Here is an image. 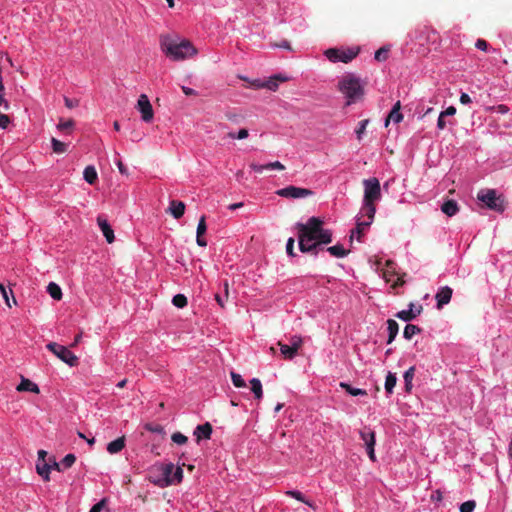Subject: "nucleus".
<instances>
[{
  "instance_id": "15",
  "label": "nucleus",
  "mask_w": 512,
  "mask_h": 512,
  "mask_svg": "<svg viewBox=\"0 0 512 512\" xmlns=\"http://www.w3.org/2000/svg\"><path fill=\"white\" fill-rule=\"evenodd\" d=\"M206 231H207L206 217H205V215H203L199 219V223H198L197 231H196V242L201 247L207 246V241L203 238V235L206 233Z\"/></svg>"
},
{
  "instance_id": "58",
  "label": "nucleus",
  "mask_w": 512,
  "mask_h": 512,
  "mask_svg": "<svg viewBox=\"0 0 512 512\" xmlns=\"http://www.w3.org/2000/svg\"><path fill=\"white\" fill-rule=\"evenodd\" d=\"M250 168H251L252 170H254L255 172H258V173H261V172H263L264 170H266L265 165H259V164H256V163H254V162L250 164Z\"/></svg>"
},
{
  "instance_id": "39",
  "label": "nucleus",
  "mask_w": 512,
  "mask_h": 512,
  "mask_svg": "<svg viewBox=\"0 0 512 512\" xmlns=\"http://www.w3.org/2000/svg\"><path fill=\"white\" fill-rule=\"evenodd\" d=\"M172 303L177 308H184L187 305V298L183 294H177L173 297Z\"/></svg>"
},
{
  "instance_id": "49",
  "label": "nucleus",
  "mask_w": 512,
  "mask_h": 512,
  "mask_svg": "<svg viewBox=\"0 0 512 512\" xmlns=\"http://www.w3.org/2000/svg\"><path fill=\"white\" fill-rule=\"evenodd\" d=\"M388 57V49L382 47L375 52V59L379 62L385 61Z\"/></svg>"
},
{
  "instance_id": "60",
  "label": "nucleus",
  "mask_w": 512,
  "mask_h": 512,
  "mask_svg": "<svg viewBox=\"0 0 512 512\" xmlns=\"http://www.w3.org/2000/svg\"><path fill=\"white\" fill-rule=\"evenodd\" d=\"M274 46L275 47H279V48H284V49L291 50L290 43L287 40H282L281 42L276 43Z\"/></svg>"
},
{
  "instance_id": "46",
  "label": "nucleus",
  "mask_w": 512,
  "mask_h": 512,
  "mask_svg": "<svg viewBox=\"0 0 512 512\" xmlns=\"http://www.w3.org/2000/svg\"><path fill=\"white\" fill-rule=\"evenodd\" d=\"M476 507V502L473 500L466 501L461 504L460 512H473Z\"/></svg>"
},
{
  "instance_id": "56",
  "label": "nucleus",
  "mask_w": 512,
  "mask_h": 512,
  "mask_svg": "<svg viewBox=\"0 0 512 512\" xmlns=\"http://www.w3.org/2000/svg\"><path fill=\"white\" fill-rule=\"evenodd\" d=\"M10 119L7 115L0 113V129H6Z\"/></svg>"
},
{
  "instance_id": "35",
  "label": "nucleus",
  "mask_w": 512,
  "mask_h": 512,
  "mask_svg": "<svg viewBox=\"0 0 512 512\" xmlns=\"http://www.w3.org/2000/svg\"><path fill=\"white\" fill-rule=\"evenodd\" d=\"M51 143H52L53 152H55L57 154H62L67 151L68 146L66 143H64L56 138H52Z\"/></svg>"
},
{
  "instance_id": "12",
  "label": "nucleus",
  "mask_w": 512,
  "mask_h": 512,
  "mask_svg": "<svg viewBox=\"0 0 512 512\" xmlns=\"http://www.w3.org/2000/svg\"><path fill=\"white\" fill-rule=\"evenodd\" d=\"M360 437L366 446L367 454L370 460L376 461L374 451L376 440L374 431H372L370 428L365 427L363 430L360 431Z\"/></svg>"
},
{
  "instance_id": "17",
  "label": "nucleus",
  "mask_w": 512,
  "mask_h": 512,
  "mask_svg": "<svg viewBox=\"0 0 512 512\" xmlns=\"http://www.w3.org/2000/svg\"><path fill=\"white\" fill-rule=\"evenodd\" d=\"M168 212L175 218L180 219L185 212V204L182 201L172 200L170 201Z\"/></svg>"
},
{
  "instance_id": "8",
  "label": "nucleus",
  "mask_w": 512,
  "mask_h": 512,
  "mask_svg": "<svg viewBox=\"0 0 512 512\" xmlns=\"http://www.w3.org/2000/svg\"><path fill=\"white\" fill-rule=\"evenodd\" d=\"M364 186V202H377L381 198L380 182L377 178L372 177L363 180Z\"/></svg>"
},
{
  "instance_id": "40",
  "label": "nucleus",
  "mask_w": 512,
  "mask_h": 512,
  "mask_svg": "<svg viewBox=\"0 0 512 512\" xmlns=\"http://www.w3.org/2000/svg\"><path fill=\"white\" fill-rule=\"evenodd\" d=\"M224 296H222L221 294L219 293H216L215 294V300L217 301V303L219 304L220 307L224 308V302L225 300H227L228 298V283L227 281L224 283Z\"/></svg>"
},
{
  "instance_id": "57",
  "label": "nucleus",
  "mask_w": 512,
  "mask_h": 512,
  "mask_svg": "<svg viewBox=\"0 0 512 512\" xmlns=\"http://www.w3.org/2000/svg\"><path fill=\"white\" fill-rule=\"evenodd\" d=\"M456 113V108L454 106H449L445 111L441 112V116H453Z\"/></svg>"
},
{
  "instance_id": "33",
  "label": "nucleus",
  "mask_w": 512,
  "mask_h": 512,
  "mask_svg": "<svg viewBox=\"0 0 512 512\" xmlns=\"http://www.w3.org/2000/svg\"><path fill=\"white\" fill-rule=\"evenodd\" d=\"M421 329L413 324H407L404 328L403 336L405 339L410 340L414 335L419 334Z\"/></svg>"
},
{
  "instance_id": "32",
  "label": "nucleus",
  "mask_w": 512,
  "mask_h": 512,
  "mask_svg": "<svg viewBox=\"0 0 512 512\" xmlns=\"http://www.w3.org/2000/svg\"><path fill=\"white\" fill-rule=\"evenodd\" d=\"M415 367H410L405 373H404V381H405V391L410 392L412 389V381L415 375Z\"/></svg>"
},
{
  "instance_id": "61",
  "label": "nucleus",
  "mask_w": 512,
  "mask_h": 512,
  "mask_svg": "<svg viewBox=\"0 0 512 512\" xmlns=\"http://www.w3.org/2000/svg\"><path fill=\"white\" fill-rule=\"evenodd\" d=\"M471 101L472 100H471L470 96L467 93H462L460 95V102L462 104H469V103H471Z\"/></svg>"
},
{
  "instance_id": "2",
  "label": "nucleus",
  "mask_w": 512,
  "mask_h": 512,
  "mask_svg": "<svg viewBox=\"0 0 512 512\" xmlns=\"http://www.w3.org/2000/svg\"><path fill=\"white\" fill-rule=\"evenodd\" d=\"M162 52L172 61H182L197 54V49L189 40L178 41L169 35L160 37Z\"/></svg>"
},
{
  "instance_id": "10",
  "label": "nucleus",
  "mask_w": 512,
  "mask_h": 512,
  "mask_svg": "<svg viewBox=\"0 0 512 512\" xmlns=\"http://www.w3.org/2000/svg\"><path fill=\"white\" fill-rule=\"evenodd\" d=\"M276 194L284 198L299 199L310 197L314 194V192L307 188L296 187L291 185L277 190Z\"/></svg>"
},
{
  "instance_id": "23",
  "label": "nucleus",
  "mask_w": 512,
  "mask_h": 512,
  "mask_svg": "<svg viewBox=\"0 0 512 512\" xmlns=\"http://www.w3.org/2000/svg\"><path fill=\"white\" fill-rule=\"evenodd\" d=\"M441 210L443 213H445L447 216H454L459 208H458V205H457V202L454 201V200H447L445 201L442 206H441Z\"/></svg>"
},
{
  "instance_id": "59",
  "label": "nucleus",
  "mask_w": 512,
  "mask_h": 512,
  "mask_svg": "<svg viewBox=\"0 0 512 512\" xmlns=\"http://www.w3.org/2000/svg\"><path fill=\"white\" fill-rule=\"evenodd\" d=\"M182 91L186 96H196L197 95L196 90L186 87V86H182Z\"/></svg>"
},
{
  "instance_id": "24",
  "label": "nucleus",
  "mask_w": 512,
  "mask_h": 512,
  "mask_svg": "<svg viewBox=\"0 0 512 512\" xmlns=\"http://www.w3.org/2000/svg\"><path fill=\"white\" fill-rule=\"evenodd\" d=\"M37 473L43 478L44 481L50 480L51 465L47 462H38L36 465Z\"/></svg>"
},
{
  "instance_id": "38",
  "label": "nucleus",
  "mask_w": 512,
  "mask_h": 512,
  "mask_svg": "<svg viewBox=\"0 0 512 512\" xmlns=\"http://www.w3.org/2000/svg\"><path fill=\"white\" fill-rule=\"evenodd\" d=\"M248 136H249V132L245 128L240 129L237 133L229 132L227 134L228 138H230V139H238V140L246 139Z\"/></svg>"
},
{
  "instance_id": "64",
  "label": "nucleus",
  "mask_w": 512,
  "mask_h": 512,
  "mask_svg": "<svg viewBox=\"0 0 512 512\" xmlns=\"http://www.w3.org/2000/svg\"><path fill=\"white\" fill-rule=\"evenodd\" d=\"M142 137H143V135L141 133L134 131V132H132L131 140L138 142L142 139Z\"/></svg>"
},
{
  "instance_id": "43",
  "label": "nucleus",
  "mask_w": 512,
  "mask_h": 512,
  "mask_svg": "<svg viewBox=\"0 0 512 512\" xmlns=\"http://www.w3.org/2000/svg\"><path fill=\"white\" fill-rule=\"evenodd\" d=\"M279 82L277 81V77H270L267 81L264 83V88H267L271 91H276L278 89Z\"/></svg>"
},
{
  "instance_id": "20",
  "label": "nucleus",
  "mask_w": 512,
  "mask_h": 512,
  "mask_svg": "<svg viewBox=\"0 0 512 512\" xmlns=\"http://www.w3.org/2000/svg\"><path fill=\"white\" fill-rule=\"evenodd\" d=\"M17 391H29L38 394L40 392L37 384L33 383L31 380L22 377L20 384L17 386Z\"/></svg>"
},
{
  "instance_id": "55",
  "label": "nucleus",
  "mask_w": 512,
  "mask_h": 512,
  "mask_svg": "<svg viewBox=\"0 0 512 512\" xmlns=\"http://www.w3.org/2000/svg\"><path fill=\"white\" fill-rule=\"evenodd\" d=\"M65 106L69 109H72L74 107H77L79 104V101L76 99H70L68 97L64 98Z\"/></svg>"
},
{
  "instance_id": "48",
  "label": "nucleus",
  "mask_w": 512,
  "mask_h": 512,
  "mask_svg": "<svg viewBox=\"0 0 512 512\" xmlns=\"http://www.w3.org/2000/svg\"><path fill=\"white\" fill-rule=\"evenodd\" d=\"M76 461V457L74 454H67L61 461V464L65 468H70Z\"/></svg>"
},
{
  "instance_id": "42",
  "label": "nucleus",
  "mask_w": 512,
  "mask_h": 512,
  "mask_svg": "<svg viewBox=\"0 0 512 512\" xmlns=\"http://www.w3.org/2000/svg\"><path fill=\"white\" fill-rule=\"evenodd\" d=\"M171 439L174 443L178 445H183L188 441V438L180 432L173 433Z\"/></svg>"
},
{
  "instance_id": "1",
  "label": "nucleus",
  "mask_w": 512,
  "mask_h": 512,
  "mask_svg": "<svg viewBox=\"0 0 512 512\" xmlns=\"http://www.w3.org/2000/svg\"><path fill=\"white\" fill-rule=\"evenodd\" d=\"M298 244L302 253L316 256L322 245L332 242V232L323 228V221L318 217H310L304 223H297Z\"/></svg>"
},
{
  "instance_id": "11",
  "label": "nucleus",
  "mask_w": 512,
  "mask_h": 512,
  "mask_svg": "<svg viewBox=\"0 0 512 512\" xmlns=\"http://www.w3.org/2000/svg\"><path fill=\"white\" fill-rule=\"evenodd\" d=\"M137 109L141 113V118L144 122H150L153 119L154 112L152 105L145 94H141L137 101Z\"/></svg>"
},
{
  "instance_id": "53",
  "label": "nucleus",
  "mask_w": 512,
  "mask_h": 512,
  "mask_svg": "<svg viewBox=\"0 0 512 512\" xmlns=\"http://www.w3.org/2000/svg\"><path fill=\"white\" fill-rule=\"evenodd\" d=\"M294 239L293 238H289L288 241H287V244H286V252L289 256H295V253H294Z\"/></svg>"
},
{
  "instance_id": "62",
  "label": "nucleus",
  "mask_w": 512,
  "mask_h": 512,
  "mask_svg": "<svg viewBox=\"0 0 512 512\" xmlns=\"http://www.w3.org/2000/svg\"><path fill=\"white\" fill-rule=\"evenodd\" d=\"M437 127L440 130H443L446 127V122L444 120V116H441V114L439 115L438 120H437Z\"/></svg>"
},
{
  "instance_id": "19",
  "label": "nucleus",
  "mask_w": 512,
  "mask_h": 512,
  "mask_svg": "<svg viewBox=\"0 0 512 512\" xmlns=\"http://www.w3.org/2000/svg\"><path fill=\"white\" fill-rule=\"evenodd\" d=\"M212 434V425L209 422H206L202 425H198L194 431V435L197 437V441H200L202 438L210 439Z\"/></svg>"
},
{
  "instance_id": "18",
  "label": "nucleus",
  "mask_w": 512,
  "mask_h": 512,
  "mask_svg": "<svg viewBox=\"0 0 512 512\" xmlns=\"http://www.w3.org/2000/svg\"><path fill=\"white\" fill-rule=\"evenodd\" d=\"M410 309L409 310H402L396 314V317L403 320V321H411L416 316H418L422 311V306H419L416 308V310H413L414 305L410 303Z\"/></svg>"
},
{
  "instance_id": "41",
  "label": "nucleus",
  "mask_w": 512,
  "mask_h": 512,
  "mask_svg": "<svg viewBox=\"0 0 512 512\" xmlns=\"http://www.w3.org/2000/svg\"><path fill=\"white\" fill-rule=\"evenodd\" d=\"M231 380H232V383L234 384V386L237 388H242V387L246 386L245 381L243 380L241 375L238 373L231 372Z\"/></svg>"
},
{
  "instance_id": "22",
  "label": "nucleus",
  "mask_w": 512,
  "mask_h": 512,
  "mask_svg": "<svg viewBox=\"0 0 512 512\" xmlns=\"http://www.w3.org/2000/svg\"><path fill=\"white\" fill-rule=\"evenodd\" d=\"M364 216L368 218V222L372 223L375 213H376V205L375 202H364L361 209Z\"/></svg>"
},
{
  "instance_id": "14",
  "label": "nucleus",
  "mask_w": 512,
  "mask_h": 512,
  "mask_svg": "<svg viewBox=\"0 0 512 512\" xmlns=\"http://www.w3.org/2000/svg\"><path fill=\"white\" fill-rule=\"evenodd\" d=\"M97 223L99 228L101 229L103 235L105 236L108 243H113L115 240L114 231L111 228L108 221L102 216L97 217Z\"/></svg>"
},
{
  "instance_id": "16",
  "label": "nucleus",
  "mask_w": 512,
  "mask_h": 512,
  "mask_svg": "<svg viewBox=\"0 0 512 512\" xmlns=\"http://www.w3.org/2000/svg\"><path fill=\"white\" fill-rule=\"evenodd\" d=\"M401 109V102L397 101L394 106L392 107L391 111L389 112L386 120H385V126L387 127L390 123V121L394 123H399L403 119V115L400 112Z\"/></svg>"
},
{
  "instance_id": "26",
  "label": "nucleus",
  "mask_w": 512,
  "mask_h": 512,
  "mask_svg": "<svg viewBox=\"0 0 512 512\" xmlns=\"http://www.w3.org/2000/svg\"><path fill=\"white\" fill-rule=\"evenodd\" d=\"M83 177L85 179V181L89 184H94L96 181H97V178H98V175H97V171L95 169L94 166H87L85 169H84V172H83Z\"/></svg>"
},
{
  "instance_id": "52",
  "label": "nucleus",
  "mask_w": 512,
  "mask_h": 512,
  "mask_svg": "<svg viewBox=\"0 0 512 512\" xmlns=\"http://www.w3.org/2000/svg\"><path fill=\"white\" fill-rule=\"evenodd\" d=\"M265 167H266V170L268 169H275V170H284L285 169V166L279 162V161H275V162H271V163H268V164H265Z\"/></svg>"
},
{
  "instance_id": "29",
  "label": "nucleus",
  "mask_w": 512,
  "mask_h": 512,
  "mask_svg": "<svg viewBox=\"0 0 512 512\" xmlns=\"http://www.w3.org/2000/svg\"><path fill=\"white\" fill-rule=\"evenodd\" d=\"M340 387L352 396H366L367 392L364 389L354 388L350 384L341 382Z\"/></svg>"
},
{
  "instance_id": "4",
  "label": "nucleus",
  "mask_w": 512,
  "mask_h": 512,
  "mask_svg": "<svg viewBox=\"0 0 512 512\" xmlns=\"http://www.w3.org/2000/svg\"><path fill=\"white\" fill-rule=\"evenodd\" d=\"M161 477L153 480V483L159 487H167L175 482H181L183 478V470L181 467H175L173 463L164 464L161 466Z\"/></svg>"
},
{
  "instance_id": "28",
  "label": "nucleus",
  "mask_w": 512,
  "mask_h": 512,
  "mask_svg": "<svg viewBox=\"0 0 512 512\" xmlns=\"http://www.w3.org/2000/svg\"><path fill=\"white\" fill-rule=\"evenodd\" d=\"M387 326H388L387 329H388V332H389L387 343L390 344L395 339V337L397 336L398 330H399V326H398V323L395 320H393V319H389L387 321Z\"/></svg>"
},
{
  "instance_id": "31",
  "label": "nucleus",
  "mask_w": 512,
  "mask_h": 512,
  "mask_svg": "<svg viewBox=\"0 0 512 512\" xmlns=\"http://www.w3.org/2000/svg\"><path fill=\"white\" fill-rule=\"evenodd\" d=\"M251 391L254 393L256 399L260 400L263 396L262 383L258 378H253L250 381Z\"/></svg>"
},
{
  "instance_id": "3",
  "label": "nucleus",
  "mask_w": 512,
  "mask_h": 512,
  "mask_svg": "<svg viewBox=\"0 0 512 512\" xmlns=\"http://www.w3.org/2000/svg\"><path fill=\"white\" fill-rule=\"evenodd\" d=\"M339 90L347 99L346 105L360 100L364 95V88L360 79L353 74L345 75L338 83Z\"/></svg>"
},
{
  "instance_id": "44",
  "label": "nucleus",
  "mask_w": 512,
  "mask_h": 512,
  "mask_svg": "<svg viewBox=\"0 0 512 512\" xmlns=\"http://www.w3.org/2000/svg\"><path fill=\"white\" fill-rule=\"evenodd\" d=\"M368 123H369V119H364V120L359 122L358 128L355 131L358 140H361L362 135L364 134Z\"/></svg>"
},
{
  "instance_id": "63",
  "label": "nucleus",
  "mask_w": 512,
  "mask_h": 512,
  "mask_svg": "<svg viewBox=\"0 0 512 512\" xmlns=\"http://www.w3.org/2000/svg\"><path fill=\"white\" fill-rule=\"evenodd\" d=\"M47 456V452L45 450H39L38 451V462H46L45 457Z\"/></svg>"
},
{
  "instance_id": "5",
  "label": "nucleus",
  "mask_w": 512,
  "mask_h": 512,
  "mask_svg": "<svg viewBox=\"0 0 512 512\" xmlns=\"http://www.w3.org/2000/svg\"><path fill=\"white\" fill-rule=\"evenodd\" d=\"M477 198L491 210L497 212L504 211V201L499 196H497V193L494 189L479 191Z\"/></svg>"
},
{
  "instance_id": "13",
  "label": "nucleus",
  "mask_w": 512,
  "mask_h": 512,
  "mask_svg": "<svg viewBox=\"0 0 512 512\" xmlns=\"http://www.w3.org/2000/svg\"><path fill=\"white\" fill-rule=\"evenodd\" d=\"M452 293L453 290L449 286H444L439 289L435 296L438 309H441L444 305L451 301Z\"/></svg>"
},
{
  "instance_id": "47",
  "label": "nucleus",
  "mask_w": 512,
  "mask_h": 512,
  "mask_svg": "<svg viewBox=\"0 0 512 512\" xmlns=\"http://www.w3.org/2000/svg\"><path fill=\"white\" fill-rule=\"evenodd\" d=\"M0 105L4 107L5 110L9 109V104L7 100L4 98V84L2 76L0 75Z\"/></svg>"
},
{
  "instance_id": "50",
  "label": "nucleus",
  "mask_w": 512,
  "mask_h": 512,
  "mask_svg": "<svg viewBox=\"0 0 512 512\" xmlns=\"http://www.w3.org/2000/svg\"><path fill=\"white\" fill-rule=\"evenodd\" d=\"M9 293L12 295V301L13 304H16V299L13 295V291L10 289L9 292L5 289L4 292H1V295L3 299L5 300V303L8 307H12V304L10 303Z\"/></svg>"
},
{
  "instance_id": "45",
  "label": "nucleus",
  "mask_w": 512,
  "mask_h": 512,
  "mask_svg": "<svg viewBox=\"0 0 512 512\" xmlns=\"http://www.w3.org/2000/svg\"><path fill=\"white\" fill-rule=\"evenodd\" d=\"M241 80H244V81H247L250 85V87L254 88V89H261V88H264V83L265 81H262L260 79H255L253 81H249L248 78L246 77H243V76H240L239 77Z\"/></svg>"
},
{
  "instance_id": "21",
  "label": "nucleus",
  "mask_w": 512,
  "mask_h": 512,
  "mask_svg": "<svg viewBox=\"0 0 512 512\" xmlns=\"http://www.w3.org/2000/svg\"><path fill=\"white\" fill-rule=\"evenodd\" d=\"M124 447H125V437L121 436V437L117 438L116 440L110 442L107 445V451L110 454H116V453L120 452Z\"/></svg>"
},
{
  "instance_id": "27",
  "label": "nucleus",
  "mask_w": 512,
  "mask_h": 512,
  "mask_svg": "<svg viewBox=\"0 0 512 512\" xmlns=\"http://www.w3.org/2000/svg\"><path fill=\"white\" fill-rule=\"evenodd\" d=\"M47 292L54 300H61L62 299V290L60 286L54 282H50L47 286Z\"/></svg>"
},
{
  "instance_id": "34",
  "label": "nucleus",
  "mask_w": 512,
  "mask_h": 512,
  "mask_svg": "<svg viewBox=\"0 0 512 512\" xmlns=\"http://www.w3.org/2000/svg\"><path fill=\"white\" fill-rule=\"evenodd\" d=\"M397 378L394 373L389 372L386 376L385 380V390L388 394H391L393 392V389L396 385Z\"/></svg>"
},
{
  "instance_id": "36",
  "label": "nucleus",
  "mask_w": 512,
  "mask_h": 512,
  "mask_svg": "<svg viewBox=\"0 0 512 512\" xmlns=\"http://www.w3.org/2000/svg\"><path fill=\"white\" fill-rule=\"evenodd\" d=\"M286 495L293 497L296 500L301 501V502L305 503L306 505H308L309 507H312L313 509H315L314 504L312 502H310L309 500H306L300 491L289 490V491H286Z\"/></svg>"
},
{
  "instance_id": "30",
  "label": "nucleus",
  "mask_w": 512,
  "mask_h": 512,
  "mask_svg": "<svg viewBox=\"0 0 512 512\" xmlns=\"http://www.w3.org/2000/svg\"><path fill=\"white\" fill-rule=\"evenodd\" d=\"M371 225L370 222L368 221H358L357 222V225H356V228L353 230L352 234L356 233L357 234V239L360 241L361 239V236L364 234L365 230ZM353 240V235H351L350 237V241L352 242Z\"/></svg>"
},
{
  "instance_id": "25",
  "label": "nucleus",
  "mask_w": 512,
  "mask_h": 512,
  "mask_svg": "<svg viewBox=\"0 0 512 512\" xmlns=\"http://www.w3.org/2000/svg\"><path fill=\"white\" fill-rule=\"evenodd\" d=\"M327 251L336 258H343L349 254V250H346L343 245L337 244L327 248Z\"/></svg>"
},
{
  "instance_id": "51",
  "label": "nucleus",
  "mask_w": 512,
  "mask_h": 512,
  "mask_svg": "<svg viewBox=\"0 0 512 512\" xmlns=\"http://www.w3.org/2000/svg\"><path fill=\"white\" fill-rule=\"evenodd\" d=\"M107 503V499L103 498L98 503L94 504L89 512H101Z\"/></svg>"
},
{
  "instance_id": "7",
  "label": "nucleus",
  "mask_w": 512,
  "mask_h": 512,
  "mask_svg": "<svg viewBox=\"0 0 512 512\" xmlns=\"http://www.w3.org/2000/svg\"><path fill=\"white\" fill-rule=\"evenodd\" d=\"M359 53V49H337V48H329L325 51V56L331 62H343L349 63Z\"/></svg>"
},
{
  "instance_id": "6",
  "label": "nucleus",
  "mask_w": 512,
  "mask_h": 512,
  "mask_svg": "<svg viewBox=\"0 0 512 512\" xmlns=\"http://www.w3.org/2000/svg\"><path fill=\"white\" fill-rule=\"evenodd\" d=\"M46 348L70 367L77 366L79 363L78 357L63 345L50 342L46 345Z\"/></svg>"
},
{
  "instance_id": "9",
  "label": "nucleus",
  "mask_w": 512,
  "mask_h": 512,
  "mask_svg": "<svg viewBox=\"0 0 512 512\" xmlns=\"http://www.w3.org/2000/svg\"><path fill=\"white\" fill-rule=\"evenodd\" d=\"M290 344H284L282 341H278L277 345L280 347L281 355L284 359L292 360L298 353V350L303 344L301 336L293 335L289 339Z\"/></svg>"
},
{
  "instance_id": "37",
  "label": "nucleus",
  "mask_w": 512,
  "mask_h": 512,
  "mask_svg": "<svg viewBox=\"0 0 512 512\" xmlns=\"http://www.w3.org/2000/svg\"><path fill=\"white\" fill-rule=\"evenodd\" d=\"M75 125V122L72 120V119H69V120H60L59 123L57 124V129L59 131H62V132H66V133H71V130L73 129Z\"/></svg>"
},
{
  "instance_id": "54",
  "label": "nucleus",
  "mask_w": 512,
  "mask_h": 512,
  "mask_svg": "<svg viewBox=\"0 0 512 512\" xmlns=\"http://www.w3.org/2000/svg\"><path fill=\"white\" fill-rule=\"evenodd\" d=\"M488 46H489L488 42L486 40H484V39H478L476 41V43H475V47L477 49L482 50V51H487L488 50Z\"/></svg>"
}]
</instances>
